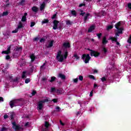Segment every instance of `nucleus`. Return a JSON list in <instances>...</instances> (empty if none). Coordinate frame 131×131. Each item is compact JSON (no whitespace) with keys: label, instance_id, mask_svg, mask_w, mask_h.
<instances>
[{"label":"nucleus","instance_id":"obj_6","mask_svg":"<svg viewBox=\"0 0 131 131\" xmlns=\"http://www.w3.org/2000/svg\"><path fill=\"white\" fill-rule=\"evenodd\" d=\"M71 47L70 43L68 42H64L62 43V48L64 49V51H65V52L66 51V49H70Z\"/></svg>","mask_w":131,"mask_h":131},{"label":"nucleus","instance_id":"obj_5","mask_svg":"<svg viewBox=\"0 0 131 131\" xmlns=\"http://www.w3.org/2000/svg\"><path fill=\"white\" fill-rule=\"evenodd\" d=\"M12 124L13 125V128H14L15 130H20V129H21V126L17 125L15 121H12Z\"/></svg>","mask_w":131,"mask_h":131},{"label":"nucleus","instance_id":"obj_34","mask_svg":"<svg viewBox=\"0 0 131 131\" xmlns=\"http://www.w3.org/2000/svg\"><path fill=\"white\" fill-rule=\"evenodd\" d=\"M14 116H15V114H12L10 115V120H13Z\"/></svg>","mask_w":131,"mask_h":131},{"label":"nucleus","instance_id":"obj_61","mask_svg":"<svg viewBox=\"0 0 131 131\" xmlns=\"http://www.w3.org/2000/svg\"><path fill=\"white\" fill-rule=\"evenodd\" d=\"M85 6V4L82 3V4H80L79 5V7H83V6Z\"/></svg>","mask_w":131,"mask_h":131},{"label":"nucleus","instance_id":"obj_63","mask_svg":"<svg viewBox=\"0 0 131 131\" xmlns=\"http://www.w3.org/2000/svg\"><path fill=\"white\" fill-rule=\"evenodd\" d=\"M128 8L131 10V3L128 4Z\"/></svg>","mask_w":131,"mask_h":131},{"label":"nucleus","instance_id":"obj_27","mask_svg":"<svg viewBox=\"0 0 131 131\" xmlns=\"http://www.w3.org/2000/svg\"><path fill=\"white\" fill-rule=\"evenodd\" d=\"M25 4V0H21L20 2H19V5L20 6H24Z\"/></svg>","mask_w":131,"mask_h":131},{"label":"nucleus","instance_id":"obj_26","mask_svg":"<svg viewBox=\"0 0 131 131\" xmlns=\"http://www.w3.org/2000/svg\"><path fill=\"white\" fill-rule=\"evenodd\" d=\"M48 23H49V19H44V20L42 21V24H47Z\"/></svg>","mask_w":131,"mask_h":131},{"label":"nucleus","instance_id":"obj_56","mask_svg":"<svg viewBox=\"0 0 131 131\" xmlns=\"http://www.w3.org/2000/svg\"><path fill=\"white\" fill-rule=\"evenodd\" d=\"M56 110H57V112H60V110H61V108H60V107H59V106H57V107H56Z\"/></svg>","mask_w":131,"mask_h":131},{"label":"nucleus","instance_id":"obj_48","mask_svg":"<svg viewBox=\"0 0 131 131\" xmlns=\"http://www.w3.org/2000/svg\"><path fill=\"white\" fill-rule=\"evenodd\" d=\"M18 28L17 29H15V30L12 31V33H17L18 32Z\"/></svg>","mask_w":131,"mask_h":131},{"label":"nucleus","instance_id":"obj_46","mask_svg":"<svg viewBox=\"0 0 131 131\" xmlns=\"http://www.w3.org/2000/svg\"><path fill=\"white\" fill-rule=\"evenodd\" d=\"M84 14H85V12H83V10H81L80 15L81 16H84Z\"/></svg>","mask_w":131,"mask_h":131},{"label":"nucleus","instance_id":"obj_62","mask_svg":"<svg viewBox=\"0 0 131 131\" xmlns=\"http://www.w3.org/2000/svg\"><path fill=\"white\" fill-rule=\"evenodd\" d=\"M0 102H4V98L0 97Z\"/></svg>","mask_w":131,"mask_h":131},{"label":"nucleus","instance_id":"obj_33","mask_svg":"<svg viewBox=\"0 0 131 131\" xmlns=\"http://www.w3.org/2000/svg\"><path fill=\"white\" fill-rule=\"evenodd\" d=\"M27 20V18L25 16H22L21 21L22 22H25Z\"/></svg>","mask_w":131,"mask_h":131},{"label":"nucleus","instance_id":"obj_3","mask_svg":"<svg viewBox=\"0 0 131 131\" xmlns=\"http://www.w3.org/2000/svg\"><path fill=\"white\" fill-rule=\"evenodd\" d=\"M88 51L90 52V55L92 57H95V58H98L100 55L101 53L97 51L93 50L90 48L87 49Z\"/></svg>","mask_w":131,"mask_h":131},{"label":"nucleus","instance_id":"obj_23","mask_svg":"<svg viewBox=\"0 0 131 131\" xmlns=\"http://www.w3.org/2000/svg\"><path fill=\"white\" fill-rule=\"evenodd\" d=\"M110 39L112 40V41H115V42H117V37H110Z\"/></svg>","mask_w":131,"mask_h":131},{"label":"nucleus","instance_id":"obj_45","mask_svg":"<svg viewBox=\"0 0 131 131\" xmlns=\"http://www.w3.org/2000/svg\"><path fill=\"white\" fill-rule=\"evenodd\" d=\"M89 78H91V79H93L94 80H95V76L92 75H89Z\"/></svg>","mask_w":131,"mask_h":131},{"label":"nucleus","instance_id":"obj_13","mask_svg":"<svg viewBox=\"0 0 131 131\" xmlns=\"http://www.w3.org/2000/svg\"><path fill=\"white\" fill-rule=\"evenodd\" d=\"M30 57L31 60V62H34V61H35V59L36 58L35 55H34L33 54H31L30 56Z\"/></svg>","mask_w":131,"mask_h":131},{"label":"nucleus","instance_id":"obj_58","mask_svg":"<svg viewBox=\"0 0 131 131\" xmlns=\"http://www.w3.org/2000/svg\"><path fill=\"white\" fill-rule=\"evenodd\" d=\"M93 94H94V91H92L90 92V97H93Z\"/></svg>","mask_w":131,"mask_h":131},{"label":"nucleus","instance_id":"obj_31","mask_svg":"<svg viewBox=\"0 0 131 131\" xmlns=\"http://www.w3.org/2000/svg\"><path fill=\"white\" fill-rule=\"evenodd\" d=\"M26 74V72L24 71L23 72V75L21 76L22 78H26V76L25 75Z\"/></svg>","mask_w":131,"mask_h":131},{"label":"nucleus","instance_id":"obj_29","mask_svg":"<svg viewBox=\"0 0 131 131\" xmlns=\"http://www.w3.org/2000/svg\"><path fill=\"white\" fill-rule=\"evenodd\" d=\"M56 77L53 76V77H51V79L50 80H49V81L50 82H54V80H56Z\"/></svg>","mask_w":131,"mask_h":131},{"label":"nucleus","instance_id":"obj_24","mask_svg":"<svg viewBox=\"0 0 131 131\" xmlns=\"http://www.w3.org/2000/svg\"><path fill=\"white\" fill-rule=\"evenodd\" d=\"M15 51L16 52H21L22 51V47H16V48H15Z\"/></svg>","mask_w":131,"mask_h":131},{"label":"nucleus","instance_id":"obj_57","mask_svg":"<svg viewBox=\"0 0 131 131\" xmlns=\"http://www.w3.org/2000/svg\"><path fill=\"white\" fill-rule=\"evenodd\" d=\"M10 55H7L6 57V60H10Z\"/></svg>","mask_w":131,"mask_h":131},{"label":"nucleus","instance_id":"obj_36","mask_svg":"<svg viewBox=\"0 0 131 131\" xmlns=\"http://www.w3.org/2000/svg\"><path fill=\"white\" fill-rule=\"evenodd\" d=\"M97 36L98 37V38L99 39H100V38H101V36H102V33H98L96 34Z\"/></svg>","mask_w":131,"mask_h":131},{"label":"nucleus","instance_id":"obj_12","mask_svg":"<svg viewBox=\"0 0 131 131\" xmlns=\"http://www.w3.org/2000/svg\"><path fill=\"white\" fill-rule=\"evenodd\" d=\"M58 76L62 80H64V79H66V76H65V75L63 74H61V73L59 74Z\"/></svg>","mask_w":131,"mask_h":131},{"label":"nucleus","instance_id":"obj_9","mask_svg":"<svg viewBox=\"0 0 131 131\" xmlns=\"http://www.w3.org/2000/svg\"><path fill=\"white\" fill-rule=\"evenodd\" d=\"M38 7H36V6H33L32 8V11L33 12H34V13H37V12H38Z\"/></svg>","mask_w":131,"mask_h":131},{"label":"nucleus","instance_id":"obj_16","mask_svg":"<svg viewBox=\"0 0 131 131\" xmlns=\"http://www.w3.org/2000/svg\"><path fill=\"white\" fill-rule=\"evenodd\" d=\"M45 8H46V4L45 3H43L40 6V10L43 11V10H45Z\"/></svg>","mask_w":131,"mask_h":131},{"label":"nucleus","instance_id":"obj_32","mask_svg":"<svg viewBox=\"0 0 131 131\" xmlns=\"http://www.w3.org/2000/svg\"><path fill=\"white\" fill-rule=\"evenodd\" d=\"M113 28V25H109L107 27V30H110V29H112Z\"/></svg>","mask_w":131,"mask_h":131},{"label":"nucleus","instance_id":"obj_11","mask_svg":"<svg viewBox=\"0 0 131 131\" xmlns=\"http://www.w3.org/2000/svg\"><path fill=\"white\" fill-rule=\"evenodd\" d=\"M9 105L11 107V108L12 109H13V108H14V107H16V106H17L14 102V101L13 100H11L10 103H9Z\"/></svg>","mask_w":131,"mask_h":131},{"label":"nucleus","instance_id":"obj_2","mask_svg":"<svg viewBox=\"0 0 131 131\" xmlns=\"http://www.w3.org/2000/svg\"><path fill=\"white\" fill-rule=\"evenodd\" d=\"M49 102V99H46L42 100L39 101L37 105L38 110H42L43 108V103Z\"/></svg>","mask_w":131,"mask_h":131},{"label":"nucleus","instance_id":"obj_60","mask_svg":"<svg viewBox=\"0 0 131 131\" xmlns=\"http://www.w3.org/2000/svg\"><path fill=\"white\" fill-rule=\"evenodd\" d=\"M9 78L11 82L13 81V80H14V79L13 78V76H10Z\"/></svg>","mask_w":131,"mask_h":131},{"label":"nucleus","instance_id":"obj_15","mask_svg":"<svg viewBox=\"0 0 131 131\" xmlns=\"http://www.w3.org/2000/svg\"><path fill=\"white\" fill-rule=\"evenodd\" d=\"M71 13L72 16H74V17H76V16H77V13L76 12V11L74 10H71Z\"/></svg>","mask_w":131,"mask_h":131},{"label":"nucleus","instance_id":"obj_8","mask_svg":"<svg viewBox=\"0 0 131 131\" xmlns=\"http://www.w3.org/2000/svg\"><path fill=\"white\" fill-rule=\"evenodd\" d=\"M11 52V46L8 47L6 51H2V54H5L6 55H9V53Z\"/></svg>","mask_w":131,"mask_h":131},{"label":"nucleus","instance_id":"obj_40","mask_svg":"<svg viewBox=\"0 0 131 131\" xmlns=\"http://www.w3.org/2000/svg\"><path fill=\"white\" fill-rule=\"evenodd\" d=\"M30 82V78H27L25 80V83H29Z\"/></svg>","mask_w":131,"mask_h":131},{"label":"nucleus","instance_id":"obj_44","mask_svg":"<svg viewBox=\"0 0 131 131\" xmlns=\"http://www.w3.org/2000/svg\"><path fill=\"white\" fill-rule=\"evenodd\" d=\"M34 25H35V23L34 21H32L31 23L30 27H33V26H34Z\"/></svg>","mask_w":131,"mask_h":131},{"label":"nucleus","instance_id":"obj_37","mask_svg":"<svg viewBox=\"0 0 131 131\" xmlns=\"http://www.w3.org/2000/svg\"><path fill=\"white\" fill-rule=\"evenodd\" d=\"M57 14H58V13H56L55 14H54L52 17H51V18L54 20V19H55V18H57Z\"/></svg>","mask_w":131,"mask_h":131},{"label":"nucleus","instance_id":"obj_51","mask_svg":"<svg viewBox=\"0 0 131 131\" xmlns=\"http://www.w3.org/2000/svg\"><path fill=\"white\" fill-rule=\"evenodd\" d=\"M56 88H51V93H53L54 92H56Z\"/></svg>","mask_w":131,"mask_h":131},{"label":"nucleus","instance_id":"obj_4","mask_svg":"<svg viewBox=\"0 0 131 131\" xmlns=\"http://www.w3.org/2000/svg\"><path fill=\"white\" fill-rule=\"evenodd\" d=\"M91 56H90V54H83L81 56V59L83 60V62H84L85 64H88V63L90 62V60H91Z\"/></svg>","mask_w":131,"mask_h":131},{"label":"nucleus","instance_id":"obj_30","mask_svg":"<svg viewBox=\"0 0 131 131\" xmlns=\"http://www.w3.org/2000/svg\"><path fill=\"white\" fill-rule=\"evenodd\" d=\"M13 101V102H14V104H18V102H20V101H21V99H15L12 100Z\"/></svg>","mask_w":131,"mask_h":131},{"label":"nucleus","instance_id":"obj_42","mask_svg":"<svg viewBox=\"0 0 131 131\" xmlns=\"http://www.w3.org/2000/svg\"><path fill=\"white\" fill-rule=\"evenodd\" d=\"M79 80L81 81H82L83 80V76H82V75L79 76Z\"/></svg>","mask_w":131,"mask_h":131},{"label":"nucleus","instance_id":"obj_20","mask_svg":"<svg viewBox=\"0 0 131 131\" xmlns=\"http://www.w3.org/2000/svg\"><path fill=\"white\" fill-rule=\"evenodd\" d=\"M121 25V23L120 21H119L117 24H115V27L116 29H119V27Z\"/></svg>","mask_w":131,"mask_h":131},{"label":"nucleus","instance_id":"obj_18","mask_svg":"<svg viewBox=\"0 0 131 131\" xmlns=\"http://www.w3.org/2000/svg\"><path fill=\"white\" fill-rule=\"evenodd\" d=\"M93 30H95V26H91L88 29V32H92Z\"/></svg>","mask_w":131,"mask_h":131},{"label":"nucleus","instance_id":"obj_53","mask_svg":"<svg viewBox=\"0 0 131 131\" xmlns=\"http://www.w3.org/2000/svg\"><path fill=\"white\" fill-rule=\"evenodd\" d=\"M46 41V39L42 38L40 39V42H43V41Z\"/></svg>","mask_w":131,"mask_h":131},{"label":"nucleus","instance_id":"obj_7","mask_svg":"<svg viewBox=\"0 0 131 131\" xmlns=\"http://www.w3.org/2000/svg\"><path fill=\"white\" fill-rule=\"evenodd\" d=\"M53 29L54 30H56V29H58V24H59V21L57 20H53Z\"/></svg>","mask_w":131,"mask_h":131},{"label":"nucleus","instance_id":"obj_19","mask_svg":"<svg viewBox=\"0 0 131 131\" xmlns=\"http://www.w3.org/2000/svg\"><path fill=\"white\" fill-rule=\"evenodd\" d=\"M21 28H23V24L22 22L19 21L18 26H17V29H21Z\"/></svg>","mask_w":131,"mask_h":131},{"label":"nucleus","instance_id":"obj_39","mask_svg":"<svg viewBox=\"0 0 131 131\" xmlns=\"http://www.w3.org/2000/svg\"><path fill=\"white\" fill-rule=\"evenodd\" d=\"M101 79L102 82H104V81H106V80H107V79H106V77H102Z\"/></svg>","mask_w":131,"mask_h":131},{"label":"nucleus","instance_id":"obj_43","mask_svg":"<svg viewBox=\"0 0 131 131\" xmlns=\"http://www.w3.org/2000/svg\"><path fill=\"white\" fill-rule=\"evenodd\" d=\"M45 66H46V63H43L42 66H40V70H42V69H45Z\"/></svg>","mask_w":131,"mask_h":131},{"label":"nucleus","instance_id":"obj_52","mask_svg":"<svg viewBox=\"0 0 131 131\" xmlns=\"http://www.w3.org/2000/svg\"><path fill=\"white\" fill-rule=\"evenodd\" d=\"M52 101L54 103H58V99H52Z\"/></svg>","mask_w":131,"mask_h":131},{"label":"nucleus","instance_id":"obj_17","mask_svg":"<svg viewBox=\"0 0 131 131\" xmlns=\"http://www.w3.org/2000/svg\"><path fill=\"white\" fill-rule=\"evenodd\" d=\"M62 91H63L62 88H59L56 90L55 93L57 94H62Z\"/></svg>","mask_w":131,"mask_h":131},{"label":"nucleus","instance_id":"obj_14","mask_svg":"<svg viewBox=\"0 0 131 131\" xmlns=\"http://www.w3.org/2000/svg\"><path fill=\"white\" fill-rule=\"evenodd\" d=\"M91 14L90 13H87L86 15L84 17V23H86V21H88V18H89V16H90Z\"/></svg>","mask_w":131,"mask_h":131},{"label":"nucleus","instance_id":"obj_25","mask_svg":"<svg viewBox=\"0 0 131 131\" xmlns=\"http://www.w3.org/2000/svg\"><path fill=\"white\" fill-rule=\"evenodd\" d=\"M118 30V32L120 34H122V30H123V28H119V29H117Z\"/></svg>","mask_w":131,"mask_h":131},{"label":"nucleus","instance_id":"obj_21","mask_svg":"<svg viewBox=\"0 0 131 131\" xmlns=\"http://www.w3.org/2000/svg\"><path fill=\"white\" fill-rule=\"evenodd\" d=\"M54 43V40H51L49 43V45L47 46V48L49 49L50 48H52L53 47Z\"/></svg>","mask_w":131,"mask_h":131},{"label":"nucleus","instance_id":"obj_1","mask_svg":"<svg viewBox=\"0 0 131 131\" xmlns=\"http://www.w3.org/2000/svg\"><path fill=\"white\" fill-rule=\"evenodd\" d=\"M67 57H68V51L67 50H66L64 56L62 55V51L59 50L57 52L56 59L58 62H62L63 61H64V59H67Z\"/></svg>","mask_w":131,"mask_h":131},{"label":"nucleus","instance_id":"obj_10","mask_svg":"<svg viewBox=\"0 0 131 131\" xmlns=\"http://www.w3.org/2000/svg\"><path fill=\"white\" fill-rule=\"evenodd\" d=\"M107 43H108V40H107V38L104 36L102 38V45H106Z\"/></svg>","mask_w":131,"mask_h":131},{"label":"nucleus","instance_id":"obj_50","mask_svg":"<svg viewBox=\"0 0 131 131\" xmlns=\"http://www.w3.org/2000/svg\"><path fill=\"white\" fill-rule=\"evenodd\" d=\"M4 119H8V118H9V116H8L7 114H5L4 116Z\"/></svg>","mask_w":131,"mask_h":131},{"label":"nucleus","instance_id":"obj_47","mask_svg":"<svg viewBox=\"0 0 131 131\" xmlns=\"http://www.w3.org/2000/svg\"><path fill=\"white\" fill-rule=\"evenodd\" d=\"M36 94V91L35 90H33L31 93V95L32 96H35V94Z\"/></svg>","mask_w":131,"mask_h":131},{"label":"nucleus","instance_id":"obj_22","mask_svg":"<svg viewBox=\"0 0 131 131\" xmlns=\"http://www.w3.org/2000/svg\"><path fill=\"white\" fill-rule=\"evenodd\" d=\"M66 23L67 25H68V26L72 25V24H73V22L69 20H66Z\"/></svg>","mask_w":131,"mask_h":131},{"label":"nucleus","instance_id":"obj_38","mask_svg":"<svg viewBox=\"0 0 131 131\" xmlns=\"http://www.w3.org/2000/svg\"><path fill=\"white\" fill-rule=\"evenodd\" d=\"M73 56L75 58H76V59H77V60H79V56H78V55H77V54H74Z\"/></svg>","mask_w":131,"mask_h":131},{"label":"nucleus","instance_id":"obj_35","mask_svg":"<svg viewBox=\"0 0 131 131\" xmlns=\"http://www.w3.org/2000/svg\"><path fill=\"white\" fill-rule=\"evenodd\" d=\"M9 15V12L8 11L3 12L2 16H8Z\"/></svg>","mask_w":131,"mask_h":131},{"label":"nucleus","instance_id":"obj_41","mask_svg":"<svg viewBox=\"0 0 131 131\" xmlns=\"http://www.w3.org/2000/svg\"><path fill=\"white\" fill-rule=\"evenodd\" d=\"M102 51L104 52V54H106V53L107 52L108 50H107V49H106V48L103 47L102 49Z\"/></svg>","mask_w":131,"mask_h":131},{"label":"nucleus","instance_id":"obj_54","mask_svg":"<svg viewBox=\"0 0 131 131\" xmlns=\"http://www.w3.org/2000/svg\"><path fill=\"white\" fill-rule=\"evenodd\" d=\"M78 82V78H75L74 79V82H75V83H77Z\"/></svg>","mask_w":131,"mask_h":131},{"label":"nucleus","instance_id":"obj_55","mask_svg":"<svg viewBox=\"0 0 131 131\" xmlns=\"http://www.w3.org/2000/svg\"><path fill=\"white\" fill-rule=\"evenodd\" d=\"M17 81H18V78H16L15 79H14L12 80V82H17Z\"/></svg>","mask_w":131,"mask_h":131},{"label":"nucleus","instance_id":"obj_28","mask_svg":"<svg viewBox=\"0 0 131 131\" xmlns=\"http://www.w3.org/2000/svg\"><path fill=\"white\" fill-rule=\"evenodd\" d=\"M45 126L46 128H48L50 126V123L48 121L45 122Z\"/></svg>","mask_w":131,"mask_h":131},{"label":"nucleus","instance_id":"obj_49","mask_svg":"<svg viewBox=\"0 0 131 131\" xmlns=\"http://www.w3.org/2000/svg\"><path fill=\"white\" fill-rule=\"evenodd\" d=\"M127 42L131 44V35H130L129 38L127 40Z\"/></svg>","mask_w":131,"mask_h":131},{"label":"nucleus","instance_id":"obj_64","mask_svg":"<svg viewBox=\"0 0 131 131\" xmlns=\"http://www.w3.org/2000/svg\"><path fill=\"white\" fill-rule=\"evenodd\" d=\"M34 40L35 41H37V40H38V37H35V38H34Z\"/></svg>","mask_w":131,"mask_h":131},{"label":"nucleus","instance_id":"obj_59","mask_svg":"<svg viewBox=\"0 0 131 131\" xmlns=\"http://www.w3.org/2000/svg\"><path fill=\"white\" fill-rule=\"evenodd\" d=\"M34 67H32L30 68V71H31V72H33V70H34Z\"/></svg>","mask_w":131,"mask_h":131}]
</instances>
